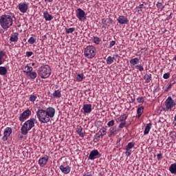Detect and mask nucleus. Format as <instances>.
Here are the masks:
<instances>
[{
    "label": "nucleus",
    "instance_id": "obj_1",
    "mask_svg": "<svg viewBox=\"0 0 176 176\" xmlns=\"http://www.w3.org/2000/svg\"><path fill=\"white\" fill-rule=\"evenodd\" d=\"M13 19H16L14 14H3L0 17V25L3 30H8L13 25Z\"/></svg>",
    "mask_w": 176,
    "mask_h": 176
},
{
    "label": "nucleus",
    "instance_id": "obj_2",
    "mask_svg": "<svg viewBox=\"0 0 176 176\" xmlns=\"http://www.w3.org/2000/svg\"><path fill=\"white\" fill-rule=\"evenodd\" d=\"M35 122H36V119L35 118H30L25 122L21 128V134L23 135H27V134H28V131H30V130L33 127H35Z\"/></svg>",
    "mask_w": 176,
    "mask_h": 176
},
{
    "label": "nucleus",
    "instance_id": "obj_3",
    "mask_svg": "<svg viewBox=\"0 0 176 176\" xmlns=\"http://www.w3.org/2000/svg\"><path fill=\"white\" fill-rule=\"evenodd\" d=\"M38 74L41 79H47L52 75V68L48 65L41 66L38 68Z\"/></svg>",
    "mask_w": 176,
    "mask_h": 176
},
{
    "label": "nucleus",
    "instance_id": "obj_4",
    "mask_svg": "<svg viewBox=\"0 0 176 176\" xmlns=\"http://www.w3.org/2000/svg\"><path fill=\"white\" fill-rule=\"evenodd\" d=\"M96 52L97 50L96 49V47L93 45H87L84 50V56L85 57H87V58L91 59L96 56Z\"/></svg>",
    "mask_w": 176,
    "mask_h": 176
},
{
    "label": "nucleus",
    "instance_id": "obj_5",
    "mask_svg": "<svg viewBox=\"0 0 176 176\" xmlns=\"http://www.w3.org/2000/svg\"><path fill=\"white\" fill-rule=\"evenodd\" d=\"M36 116L41 123H49L50 119L47 116V113L44 109H38L36 111Z\"/></svg>",
    "mask_w": 176,
    "mask_h": 176
},
{
    "label": "nucleus",
    "instance_id": "obj_6",
    "mask_svg": "<svg viewBox=\"0 0 176 176\" xmlns=\"http://www.w3.org/2000/svg\"><path fill=\"white\" fill-rule=\"evenodd\" d=\"M175 105V101L173 100V98H171V96L168 97L165 101L166 111H172Z\"/></svg>",
    "mask_w": 176,
    "mask_h": 176
},
{
    "label": "nucleus",
    "instance_id": "obj_7",
    "mask_svg": "<svg viewBox=\"0 0 176 176\" xmlns=\"http://www.w3.org/2000/svg\"><path fill=\"white\" fill-rule=\"evenodd\" d=\"M31 115V110L30 109H26L25 111H23L22 113L19 116V120L21 122H25L26 120L30 118V116Z\"/></svg>",
    "mask_w": 176,
    "mask_h": 176
},
{
    "label": "nucleus",
    "instance_id": "obj_8",
    "mask_svg": "<svg viewBox=\"0 0 176 176\" xmlns=\"http://www.w3.org/2000/svg\"><path fill=\"white\" fill-rule=\"evenodd\" d=\"M76 17L80 21H85L86 19V12L81 8H78L76 11Z\"/></svg>",
    "mask_w": 176,
    "mask_h": 176
},
{
    "label": "nucleus",
    "instance_id": "obj_9",
    "mask_svg": "<svg viewBox=\"0 0 176 176\" xmlns=\"http://www.w3.org/2000/svg\"><path fill=\"white\" fill-rule=\"evenodd\" d=\"M17 8L21 13H27L28 10V3L25 1L21 2L18 4Z\"/></svg>",
    "mask_w": 176,
    "mask_h": 176
},
{
    "label": "nucleus",
    "instance_id": "obj_10",
    "mask_svg": "<svg viewBox=\"0 0 176 176\" xmlns=\"http://www.w3.org/2000/svg\"><path fill=\"white\" fill-rule=\"evenodd\" d=\"M135 145V143L134 142H131L128 143V144L126 146V147H125L126 152L124 153H125V156H126V157H129L131 155V149H133V148H134Z\"/></svg>",
    "mask_w": 176,
    "mask_h": 176
},
{
    "label": "nucleus",
    "instance_id": "obj_11",
    "mask_svg": "<svg viewBox=\"0 0 176 176\" xmlns=\"http://www.w3.org/2000/svg\"><path fill=\"white\" fill-rule=\"evenodd\" d=\"M101 154H100V152H98V150H93L89 153V155L88 157L89 160H94L95 159H97V157H100Z\"/></svg>",
    "mask_w": 176,
    "mask_h": 176
},
{
    "label": "nucleus",
    "instance_id": "obj_12",
    "mask_svg": "<svg viewBox=\"0 0 176 176\" xmlns=\"http://www.w3.org/2000/svg\"><path fill=\"white\" fill-rule=\"evenodd\" d=\"M45 111L48 118L52 119V118H54V116L56 115V109L54 108L50 107Z\"/></svg>",
    "mask_w": 176,
    "mask_h": 176
},
{
    "label": "nucleus",
    "instance_id": "obj_13",
    "mask_svg": "<svg viewBox=\"0 0 176 176\" xmlns=\"http://www.w3.org/2000/svg\"><path fill=\"white\" fill-rule=\"evenodd\" d=\"M49 160V155H45L38 160V164L40 167H45Z\"/></svg>",
    "mask_w": 176,
    "mask_h": 176
},
{
    "label": "nucleus",
    "instance_id": "obj_14",
    "mask_svg": "<svg viewBox=\"0 0 176 176\" xmlns=\"http://www.w3.org/2000/svg\"><path fill=\"white\" fill-rule=\"evenodd\" d=\"M10 134H12V129L10 127H6L4 129L3 141H8V138L10 137Z\"/></svg>",
    "mask_w": 176,
    "mask_h": 176
},
{
    "label": "nucleus",
    "instance_id": "obj_15",
    "mask_svg": "<svg viewBox=\"0 0 176 176\" xmlns=\"http://www.w3.org/2000/svg\"><path fill=\"white\" fill-rule=\"evenodd\" d=\"M91 107V104H83L81 112L82 113H90L92 111Z\"/></svg>",
    "mask_w": 176,
    "mask_h": 176
},
{
    "label": "nucleus",
    "instance_id": "obj_16",
    "mask_svg": "<svg viewBox=\"0 0 176 176\" xmlns=\"http://www.w3.org/2000/svg\"><path fill=\"white\" fill-rule=\"evenodd\" d=\"M117 21L119 23V24H129V19H127V16H123V15H120L118 16V18L117 19Z\"/></svg>",
    "mask_w": 176,
    "mask_h": 176
},
{
    "label": "nucleus",
    "instance_id": "obj_17",
    "mask_svg": "<svg viewBox=\"0 0 176 176\" xmlns=\"http://www.w3.org/2000/svg\"><path fill=\"white\" fill-rule=\"evenodd\" d=\"M59 168L63 174H69L71 173V166H64L63 165H60Z\"/></svg>",
    "mask_w": 176,
    "mask_h": 176
},
{
    "label": "nucleus",
    "instance_id": "obj_18",
    "mask_svg": "<svg viewBox=\"0 0 176 176\" xmlns=\"http://www.w3.org/2000/svg\"><path fill=\"white\" fill-rule=\"evenodd\" d=\"M10 41V42H17V41H19V33L14 32L12 34H11Z\"/></svg>",
    "mask_w": 176,
    "mask_h": 176
},
{
    "label": "nucleus",
    "instance_id": "obj_19",
    "mask_svg": "<svg viewBox=\"0 0 176 176\" xmlns=\"http://www.w3.org/2000/svg\"><path fill=\"white\" fill-rule=\"evenodd\" d=\"M43 17L45 21H52V19H53V16L50 15L47 11L43 12Z\"/></svg>",
    "mask_w": 176,
    "mask_h": 176
},
{
    "label": "nucleus",
    "instance_id": "obj_20",
    "mask_svg": "<svg viewBox=\"0 0 176 176\" xmlns=\"http://www.w3.org/2000/svg\"><path fill=\"white\" fill-rule=\"evenodd\" d=\"M76 131L78 135L81 137V138H85V132H83V128H82V126H78L76 129Z\"/></svg>",
    "mask_w": 176,
    "mask_h": 176
},
{
    "label": "nucleus",
    "instance_id": "obj_21",
    "mask_svg": "<svg viewBox=\"0 0 176 176\" xmlns=\"http://www.w3.org/2000/svg\"><path fill=\"white\" fill-rule=\"evenodd\" d=\"M151 129H152V124L148 123L145 126V129L144 131V135H146L147 134H149V131H151Z\"/></svg>",
    "mask_w": 176,
    "mask_h": 176
},
{
    "label": "nucleus",
    "instance_id": "obj_22",
    "mask_svg": "<svg viewBox=\"0 0 176 176\" xmlns=\"http://www.w3.org/2000/svg\"><path fill=\"white\" fill-rule=\"evenodd\" d=\"M143 113H144V107L143 106H141L139 108H138V110H137L138 115L136 116V118L138 119H140V118H141V115H142Z\"/></svg>",
    "mask_w": 176,
    "mask_h": 176
},
{
    "label": "nucleus",
    "instance_id": "obj_23",
    "mask_svg": "<svg viewBox=\"0 0 176 176\" xmlns=\"http://www.w3.org/2000/svg\"><path fill=\"white\" fill-rule=\"evenodd\" d=\"M140 58H134L129 60V63L131 65H137V64H140Z\"/></svg>",
    "mask_w": 176,
    "mask_h": 176
},
{
    "label": "nucleus",
    "instance_id": "obj_24",
    "mask_svg": "<svg viewBox=\"0 0 176 176\" xmlns=\"http://www.w3.org/2000/svg\"><path fill=\"white\" fill-rule=\"evenodd\" d=\"M144 79L146 81V83H149L151 80H152V74H145L144 76Z\"/></svg>",
    "mask_w": 176,
    "mask_h": 176
},
{
    "label": "nucleus",
    "instance_id": "obj_25",
    "mask_svg": "<svg viewBox=\"0 0 176 176\" xmlns=\"http://www.w3.org/2000/svg\"><path fill=\"white\" fill-rule=\"evenodd\" d=\"M169 171L171 174H176V164H172L169 167Z\"/></svg>",
    "mask_w": 176,
    "mask_h": 176
},
{
    "label": "nucleus",
    "instance_id": "obj_26",
    "mask_svg": "<svg viewBox=\"0 0 176 176\" xmlns=\"http://www.w3.org/2000/svg\"><path fill=\"white\" fill-rule=\"evenodd\" d=\"M52 96L54 98H60V97H61V91H60V90H55Z\"/></svg>",
    "mask_w": 176,
    "mask_h": 176
},
{
    "label": "nucleus",
    "instance_id": "obj_27",
    "mask_svg": "<svg viewBox=\"0 0 176 176\" xmlns=\"http://www.w3.org/2000/svg\"><path fill=\"white\" fill-rule=\"evenodd\" d=\"M8 74V69L5 67H0V75L4 76Z\"/></svg>",
    "mask_w": 176,
    "mask_h": 176
},
{
    "label": "nucleus",
    "instance_id": "obj_28",
    "mask_svg": "<svg viewBox=\"0 0 176 176\" xmlns=\"http://www.w3.org/2000/svg\"><path fill=\"white\" fill-rule=\"evenodd\" d=\"M5 56H6V52H3V51H0V65H2L3 63V57H5Z\"/></svg>",
    "mask_w": 176,
    "mask_h": 176
},
{
    "label": "nucleus",
    "instance_id": "obj_29",
    "mask_svg": "<svg viewBox=\"0 0 176 176\" xmlns=\"http://www.w3.org/2000/svg\"><path fill=\"white\" fill-rule=\"evenodd\" d=\"M156 6L158 9V10H163V9H164V6H163V3L160 2V1H158L156 4Z\"/></svg>",
    "mask_w": 176,
    "mask_h": 176
},
{
    "label": "nucleus",
    "instance_id": "obj_30",
    "mask_svg": "<svg viewBox=\"0 0 176 176\" xmlns=\"http://www.w3.org/2000/svg\"><path fill=\"white\" fill-rule=\"evenodd\" d=\"M144 4H140L138 6L136 7L138 13L139 14H141V13H142V9H144Z\"/></svg>",
    "mask_w": 176,
    "mask_h": 176
},
{
    "label": "nucleus",
    "instance_id": "obj_31",
    "mask_svg": "<svg viewBox=\"0 0 176 176\" xmlns=\"http://www.w3.org/2000/svg\"><path fill=\"white\" fill-rule=\"evenodd\" d=\"M113 60H115V57H112V56H108L107 60H106V62H107V64H109V65H111L113 63Z\"/></svg>",
    "mask_w": 176,
    "mask_h": 176
},
{
    "label": "nucleus",
    "instance_id": "obj_32",
    "mask_svg": "<svg viewBox=\"0 0 176 176\" xmlns=\"http://www.w3.org/2000/svg\"><path fill=\"white\" fill-rule=\"evenodd\" d=\"M126 119H127V116L126 114H123L118 118V122H126Z\"/></svg>",
    "mask_w": 176,
    "mask_h": 176
},
{
    "label": "nucleus",
    "instance_id": "obj_33",
    "mask_svg": "<svg viewBox=\"0 0 176 176\" xmlns=\"http://www.w3.org/2000/svg\"><path fill=\"white\" fill-rule=\"evenodd\" d=\"M109 132L111 134H118V133H119V131H118V128L116 126H114L109 129Z\"/></svg>",
    "mask_w": 176,
    "mask_h": 176
},
{
    "label": "nucleus",
    "instance_id": "obj_34",
    "mask_svg": "<svg viewBox=\"0 0 176 176\" xmlns=\"http://www.w3.org/2000/svg\"><path fill=\"white\" fill-rule=\"evenodd\" d=\"M75 32V28H65V34H72Z\"/></svg>",
    "mask_w": 176,
    "mask_h": 176
},
{
    "label": "nucleus",
    "instance_id": "obj_35",
    "mask_svg": "<svg viewBox=\"0 0 176 176\" xmlns=\"http://www.w3.org/2000/svg\"><path fill=\"white\" fill-rule=\"evenodd\" d=\"M28 75L30 76L31 79H35L36 76H38V74L35 72H31Z\"/></svg>",
    "mask_w": 176,
    "mask_h": 176
},
{
    "label": "nucleus",
    "instance_id": "obj_36",
    "mask_svg": "<svg viewBox=\"0 0 176 176\" xmlns=\"http://www.w3.org/2000/svg\"><path fill=\"white\" fill-rule=\"evenodd\" d=\"M94 43H95L96 45H100V42H101V38H100L98 36H95L94 37Z\"/></svg>",
    "mask_w": 176,
    "mask_h": 176
},
{
    "label": "nucleus",
    "instance_id": "obj_37",
    "mask_svg": "<svg viewBox=\"0 0 176 176\" xmlns=\"http://www.w3.org/2000/svg\"><path fill=\"white\" fill-rule=\"evenodd\" d=\"M28 43H30V45H34V43H35L36 42V38H34V37H30L28 41Z\"/></svg>",
    "mask_w": 176,
    "mask_h": 176
},
{
    "label": "nucleus",
    "instance_id": "obj_38",
    "mask_svg": "<svg viewBox=\"0 0 176 176\" xmlns=\"http://www.w3.org/2000/svg\"><path fill=\"white\" fill-rule=\"evenodd\" d=\"M84 76L85 75H83V74H78L76 77L78 82H82V80H83Z\"/></svg>",
    "mask_w": 176,
    "mask_h": 176
},
{
    "label": "nucleus",
    "instance_id": "obj_39",
    "mask_svg": "<svg viewBox=\"0 0 176 176\" xmlns=\"http://www.w3.org/2000/svg\"><path fill=\"white\" fill-rule=\"evenodd\" d=\"M101 23L102 24V28H104L105 30V28H107V25H108V24L107 23V19H102L101 20Z\"/></svg>",
    "mask_w": 176,
    "mask_h": 176
},
{
    "label": "nucleus",
    "instance_id": "obj_40",
    "mask_svg": "<svg viewBox=\"0 0 176 176\" xmlns=\"http://www.w3.org/2000/svg\"><path fill=\"white\" fill-rule=\"evenodd\" d=\"M37 98L38 97H36V96L30 95L29 98V100L31 101V102H34V101H36Z\"/></svg>",
    "mask_w": 176,
    "mask_h": 176
},
{
    "label": "nucleus",
    "instance_id": "obj_41",
    "mask_svg": "<svg viewBox=\"0 0 176 176\" xmlns=\"http://www.w3.org/2000/svg\"><path fill=\"white\" fill-rule=\"evenodd\" d=\"M96 140L98 141L100 138L102 139L104 135L102 133H100V132L97 133L96 134Z\"/></svg>",
    "mask_w": 176,
    "mask_h": 176
},
{
    "label": "nucleus",
    "instance_id": "obj_42",
    "mask_svg": "<svg viewBox=\"0 0 176 176\" xmlns=\"http://www.w3.org/2000/svg\"><path fill=\"white\" fill-rule=\"evenodd\" d=\"M99 133L100 134H102L103 135H107V129L104 127H103L100 129V130L99 131Z\"/></svg>",
    "mask_w": 176,
    "mask_h": 176
},
{
    "label": "nucleus",
    "instance_id": "obj_43",
    "mask_svg": "<svg viewBox=\"0 0 176 176\" xmlns=\"http://www.w3.org/2000/svg\"><path fill=\"white\" fill-rule=\"evenodd\" d=\"M27 68L26 70V74L28 75L29 74H31V72H32V67L31 66H26L25 67Z\"/></svg>",
    "mask_w": 176,
    "mask_h": 176
},
{
    "label": "nucleus",
    "instance_id": "obj_44",
    "mask_svg": "<svg viewBox=\"0 0 176 176\" xmlns=\"http://www.w3.org/2000/svg\"><path fill=\"white\" fill-rule=\"evenodd\" d=\"M136 69H138L140 72H142L144 71V67H142L141 65H137L135 66Z\"/></svg>",
    "mask_w": 176,
    "mask_h": 176
},
{
    "label": "nucleus",
    "instance_id": "obj_45",
    "mask_svg": "<svg viewBox=\"0 0 176 176\" xmlns=\"http://www.w3.org/2000/svg\"><path fill=\"white\" fill-rule=\"evenodd\" d=\"M126 126V121H121L120 124H119V129H123Z\"/></svg>",
    "mask_w": 176,
    "mask_h": 176
},
{
    "label": "nucleus",
    "instance_id": "obj_46",
    "mask_svg": "<svg viewBox=\"0 0 176 176\" xmlns=\"http://www.w3.org/2000/svg\"><path fill=\"white\" fill-rule=\"evenodd\" d=\"M113 124H115V120H111V121H109L107 123V126H109V127H112V126H113Z\"/></svg>",
    "mask_w": 176,
    "mask_h": 176
},
{
    "label": "nucleus",
    "instance_id": "obj_47",
    "mask_svg": "<svg viewBox=\"0 0 176 176\" xmlns=\"http://www.w3.org/2000/svg\"><path fill=\"white\" fill-rule=\"evenodd\" d=\"M116 44V41H112L110 42L109 47L111 49V47H113V46H115Z\"/></svg>",
    "mask_w": 176,
    "mask_h": 176
},
{
    "label": "nucleus",
    "instance_id": "obj_48",
    "mask_svg": "<svg viewBox=\"0 0 176 176\" xmlns=\"http://www.w3.org/2000/svg\"><path fill=\"white\" fill-rule=\"evenodd\" d=\"M138 102H144L145 101V98L144 97L138 98Z\"/></svg>",
    "mask_w": 176,
    "mask_h": 176
},
{
    "label": "nucleus",
    "instance_id": "obj_49",
    "mask_svg": "<svg viewBox=\"0 0 176 176\" xmlns=\"http://www.w3.org/2000/svg\"><path fill=\"white\" fill-rule=\"evenodd\" d=\"M163 78L164 79H168V78H170V74L168 72L164 74L163 76Z\"/></svg>",
    "mask_w": 176,
    "mask_h": 176
},
{
    "label": "nucleus",
    "instance_id": "obj_50",
    "mask_svg": "<svg viewBox=\"0 0 176 176\" xmlns=\"http://www.w3.org/2000/svg\"><path fill=\"white\" fill-rule=\"evenodd\" d=\"M32 54H34V52H26V57H31V56H32Z\"/></svg>",
    "mask_w": 176,
    "mask_h": 176
},
{
    "label": "nucleus",
    "instance_id": "obj_51",
    "mask_svg": "<svg viewBox=\"0 0 176 176\" xmlns=\"http://www.w3.org/2000/svg\"><path fill=\"white\" fill-rule=\"evenodd\" d=\"M162 157H163V156L162 155V153H159L157 155V160H160V159H162Z\"/></svg>",
    "mask_w": 176,
    "mask_h": 176
},
{
    "label": "nucleus",
    "instance_id": "obj_52",
    "mask_svg": "<svg viewBox=\"0 0 176 176\" xmlns=\"http://www.w3.org/2000/svg\"><path fill=\"white\" fill-rule=\"evenodd\" d=\"M45 2H48V3H50V2H53V0H44Z\"/></svg>",
    "mask_w": 176,
    "mask_h": 176
},
{
    "label": "nucleus",
    "instance_id": "obj_53",
    "mask_svg": "<svg viewBox=\"0 0 176 176\" xmlns=\"http://www.w3.org/2000/svg\"><path fill=\"white\" fill-rule=\"evenodd\" d=\"M83 176H93L92 175H84Z\"/></svg>",
    "mask_w": 176,
    "mask_h": 176
},
{
    "label": "nucleus",
    "instance_id": "obj_54",
    "mask_svg": "<svg viewBox=\"0 0 176 176\" xmlns=\"http://www.w3.org/2000/svg\"><path fill=\"white\" fill-rule=\"evenodd\" d=\"M169 87H172L173 85H171V82L168 83Z\"/></svg>",
    "mask_w": 176,
    "mask_h": 176
},
{
    "label": "nucleus",
    "instance_id": "obj_55",
    "mask_svg": "<svg viewBox=\"0 0 176 176\" xmlns=\"http://www.w3.org/2000/svg\"><path fill=\"white\" fill-rule=\"evenodd\" d=\"M174 60H175V61H176V55L174 57Z\"/></svg>",
    "mask_w": 176,
    "mask_h": 176
},
{
    "label": "nucleus",
    "instance_id": "obj_56",
    "mask_svg": "<svg viewBox=\"0 0 176 176\" xmlns=\"http://www.w3.org/2000/svg\"><path fill=\"white\" fill-rule=\"evenodd\" d=\"M22 138H23V135H21L20 139L22 140Z\"/></svg>",
    "mask_w": 176,
    "mask_h": 176
},
{
    "label": "nucleus",
    "instance_id": "obj_57",
    "mask_svg": "<svg viewBox=\"0 0 176 176\" xmlns=\"http://www.w3.org/2000/svg\"><path fill=\"white\" fill-rule=\"evenodd\" d=\"M116 57H118V54L116 55Z\"/></svg>",
    "mask_w": 176,
    "mask_h": 176
},
{
    "label": "nucleus",
    "instance_id": "obj_58",
    "mask_svg": "<svg viewBox=\"0 0 176 176\" xmlns=\"http://www.w3.org/2000/svg\"><path fill=\"white\" fill-rule=\"evenodd\" d=\"M175 126H176V123L175 124Z\"/></svg>",
    "mask_w": 176,
    "mask_h": 176
},
{
    "label": "nucleus",
    "instance_id": "obj_59",
    "mask_svg": "<svg viewBox=\"0 0 176 176\" xmlns=\"http://www.w3.org/2000/svg\"><path fill=\"white\" fill-rule=\"evenodd\" d=\"M32 65H34V63H32Z\"/></svg>",
    "mask_w": 176,
    "mask_h": 176
}]
</instances>
